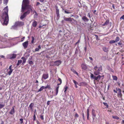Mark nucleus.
I'll return each mask as SVG.
<instances>
[{"label":"nucleus","mask_w":124,"mask_h":124,"mask_svg":"<svg viewBox=\"0 0 124 124\" xmlns=\"http://www.w3.org/2000/svg\"><path fill=\"white\" fill-rule=\"evenodd\" d=\"M8 6L4 8L2 11V15L1 16L3 20V24L7 25L8 23L9 16L8 15Z\"/></svg>","instance_id":"nucleus-1"},{"label":"nucleus","mask_w":124,"mask_h":124,"mask_svg":"<svg viewBox=\"0 0 124 124\" xmlns=\"http://www.w3.org/2000/svg\"><path fill=\"white\" fill-rule=\"evenodd\" d=\"M29 1L28 0H23L21 12H24L26 11V10L32 11L31 6L29 5Z\"/></svg>","instance_id":"nucleus-2"},{"label":"nucleus","mask_w":124,"mask_h":124,"mask_svg":"<svg viewBox=\"0 0 124 124\" xmlns=\"http://www.w3.org/2000/svg\"><path fill=\"white\" fill-rule=\"evenodd\" d=\"M94 70H95L94 73L95 75H97L100 74V71L102 70V68L101 66L98 67L97 66H95L94 68Z\"/></svg>","instance_id":"nucleus-3"},{"label":"nucleus","mask_w":124,"mask_h":124,"mask_svg":"<svg viewBox=\"0 0 124 124\" xmlns=\"http://www.w3.org/2000/svg\"><path fill=\"white\" fill-rule=\"evenodd\" d=\"M31 11V10H26V11L23 12V14L21 15L20 17V19H21L22 20L23 19L25 18L27 15L30 13Z\"/></svg>","instance_id":"nucleus-4"},{"label":"nucleus","mask_w":124,"mask_h":124,"mask_svg":"<svg viewBox=\"0 0 124 124\" xmlns=\"http://www.w3.org/2000/svg\"><path fill=\"white\" fill-rule=\"evenodd\" d=\"M92 113L93 119V122H94L97 119L96 118V112L94 109H92Z\"/></svg>","instance_id":"nucleus-5"},{"label":"nucleus","mask_w":124,"mask_h":124,"mask_svg":"<svg viewBox=\"0 0 124 124\" xmlns=\"http://www.w3.org/2000/svg\"><path fill=\"white\" fill-rule=\"evenodd\" d=\"M101 76L100 75H98L97 77L94 76L93 74H91V78L93 79L96 80L97 81H99V80L101 78Z\"/></svg>","instance_id":"nucleus-6"},{"label":"nucleus","mask_w":124,"mask_h":124,"mask_svg":"<svg viewBox=\"0 0 124 124\" xmlns=\"http://www.w3.org/2000/svg\"><path fill=\"white\" fill-rule=\"evenodd\" d=\"M15 25L18 26H23L24 24V23L23 22L18 21L15 22Z\"/></svg>","instance_id":"nucleus-7"},{"label":"nucleus","mask_w":124,"mask_h":124,"mask_svg":"<svg viewBox=\"0 0 124 124\" xmlns=\"http://www.w3.org/2000/svg\"><path fill=\"white\" fill-rule=\"evenodd\" d=\"M12 65H10L7 70V73L9 75H10L13 71V69H12Z\"/></svg>","instance_id":"nucleus-8"},{"label":"nucleus","mask_w":124,"mask_h":124,"mask_svg":"<svg viewBox=\"0 0 124 124\" xmlns=\"http://www.w3.org/2000/svg\"><path fill=\"white\" fill-rule=\"evenodd\" d=\"M48 74L47 73H43L42 76V79L46 80L48 78Z\"/></svg>","instance_id":"nucleus-9"},{"label":"nucleus","mask_w":124,"mask_h":124,"mask_svg":"<svg viewBox=\"0 0 124 124\" xmlns=\"http://www.w3.org/2000/svg\"><path fill=\"white\" fill-rule=\"evenodd\" d=\"M82 69L84 70H85L88 68V67L84 63H82L81 65Z\"/></svg>","instance_id":"nucleus-10"},{"label":"nucleus","mask_w":124,"mask_h":124,"mask_svg":"<svg viewBox=\"0 0 124 124\" xmlns=\"http://www.w3.org/2000/svg\"><path fill=\"white\" fill-rule=\"evenodd\" d=\"M56 14L57 15V19H58L60 17V15H59V9H58L57 7H56Z\"/></svg>","instance_id":"nucleus-11"},{"label":"nucleus","mask_w":124,"mask_h":124,"mask_svg":"<svg viewBox=\"0 0 124 124\" xmlns=\"http://www.w3.org/2000/svg\"><path fill=\"white\" fill-rule=\"evenodd\" d=\"M28 41H26L22 44V45L23 46L24 49H26L28 45Z\"/></svg>","instance_id":"nucleus-12"},{"label":"nucleus","mask_w":124,"mask_h":124,"mask_svg":"<svg viewBox=\"0 0 124 124\" xmlns=\"http://www.w3.org/2000/svg\"><path fill=\"white\" fill-rule=\"evenodd\" d=\"M64 19L65 21H67L71 22L72 20H73L74 21H75V20L73 18H71L70 17L68 18L65 17L64 18Z\"/></svg>","instance_id":"nucleus-13"},{"label":"nucleus","mask_w":124,"mask_h":124,"mask_svg":"<svg viewBox=\"0 0 124 124\" xmlns=\"http://www.w3.org/2000/svg\"><path fill=\"white\" fill-rule=\"evenodd\" d=\"M62 63V62L60 60H58L57 61H55L54 62V65L59 66Z\"/></svg>","instance_id":"nucleus-14"},{"label":"nucleus","mask_w":124,"mask_h":124,"mask_svg":"<svg viewBox=\"0 0 124 124\" xmlns=\"http://www.w3.org/2000/svg\"><path fill=\"white\" fill-rule=\"evenodd\" d=\"M87 85V84L85 82H83L79 83V85L80 86H85Z\"/></svg>","instance_id":"nucleus-15"},{"label":"nucleus","mask_w":124,"mask_h":124,"mask_svg":"<svg viewBox=\"0 0 124 124\" xmlns=\"http://www.w3.org/2000/svg\"><path fill=\"white\" fill-rule=\"evenodd\" d=\"M34 106V104L33 103H31L29 106V107L31 110V111H33V107Z\"/></svg>","instance_id":"nucleus-16"},{"label":"nucleus","mask_w":124,"mask_h":124,"mask_svg":"<svg viewBox=\"0 0 124 124\" xmlns=\"http://www.w3.org/2000/svg\"><path fill=\"white\" fill-rule=\"evenodd\" d=\"M15 106L13 107L11 109L10 111L9 112V113L11 115L14 114L15 113V108L14 107Z\"/></svg>","instance_id":"nucleus-17"},{"label":"nucleus","mask_w":124,"mask_h":124,"mask_svg":"<svg viewBox=\"0 0 124 124\" xmlns=\"http://www.w3.org/2000/svg\"><path fill=\"white\" fill-rule=\"evenodd\" d=\"M109 23V20L108 19L105 21L104 23L102 24V26H107L108 24Z\"/></svg>","instance_id":"nucleus-18"},{"label":"nucleus","mask_w":124,"mask_h":124,"mask_svg":"<svg viewBox=\"0 0 124 124\" xmlns=\"http://www.w3.org/2000/svg\"><path fill=\"white\" fill-rule=\"evenodd\" d=\"M17 55L16 54H11L10 55V59H14L16 58V56Z\"/></svg>","instance_id":"nucleus-19"},{"label":"nucleus","mask_w":124,"mask_h":124,"mask_svg":"<svg viewBox=\"0 0 124 124\" xmlns=\"http://www.w3.org/2000/svg\"><path fill=\"white\" fill-rule=\"evenodd\" d=\"M37 25V22L34 20L32 23V26L34 27H35Z\"/></svg>","instance_id":"nucleus-20"},{"label":"nucleus","mask_w":124,"mask_h":124,"mask_svg":"<svg viewBox=\"0 0 124 124\" xmlns=\"http://www.w3.org/2000/svg\"><path fill=\"white\" fill-rule=\"evenodd\" d=\"M41 46L40 45H39L38 46V47L36 48H35V51L33 52H34L36 51H39L40 49H41Z\"/></svg>","instance_id":"nucleus-21"},{"label":"nucleus","mask_w":124,"mask_h":124,"mask_svg":"<svg viewBox=\"0 0 124 124\" xmlns=\"http://www.w3.org/2000/svg\"><path fill=\"white\" fill-rule=\"evenodd\" d=\"M82 19L84 21H89V19L87 18V17L85 16H83L82 18Z\"/></svg>","instance_id":"nucleus-22"},{"label":"nucleus","mask_w":124,"mask_h":124,"mask_svg":"<svg viewBox=\"0 0 124 124\" xmlns=\"http://www.w3.org/2000/svg\"><path fill=\"white\" fill-rule=\"evenodd\" d=\"M71 70L74 73L77 74V76H78V73L73 68H71Z\"/></svg>","instance_id":"nucleus-23"},{"label":"nucleus","mask_w":124,"mask_h":124,"mask_svg":"<svg viewBox=\"0 0 124 124\" xmlns=\"http://www.w3.org/2000/svg\"><path fill=\"white\" fill-rule=\"evenodd\" d=\"M89 109L88 108L87 109V118L88 120H89Z\"/></svg>","instance_id":"nucleus-24"},{"label":"nucleus","mask_w":124,"mask_h":124,"mask_svg":"<svg viewBox=\"0 0 124 124\" xmlns=\"http://www.w3.org/2000/svg\"><path fill=\"white\" fill-rule=\"evenodd\" d=\"M102 49L105 52H107L108 51V48L105 47H103L102 48Z\"/></svg>","instance_id":"nucleus-25"},{"label":"nucleus","mask_w":124,"mask_h":124,"mask_svg":"<svg viewBox=\"0 0 124 124\" xmlns=\"http://www.w3.org/2000/svg\"><path fill=\"white\" fill-rule=\"evenodd\" d=\"M21 59L23 60V62L22 63V64L23 65L26 62V59L24 57H22L21 58Z\"/></svg>","instance_id":"nucleus-26"},{"label":"nucleus","mask_w":124,"mask_h":124,"mask_svg":"<svg viewBox=\"0 0 124 124\" xmlns=\"http://www.w3.org/2000/svg\"><path fill=\"white\" fill-rule=\"evenodd\" d=\"M58 86L56 87V93H55V94L56 95H57L58 93V90L59 88V85H58Z\"/></svg>","instance_id":"nucleus-27"},{"label":"nucleus","mask_w":124,"mask_h":124,"mask_svg":"<svg viewBox=\"0 0 124 124\" xmlns=\"http://www.w3.org/2000/svg\"><path fill=\"white\" fill-rule=\"evenodd\" d=\"M112 77L113 80L115 81H117V80L118 78L116 76L113 75L112 76Z\"/></svg>","instance_id":"nucleus-28"},{"label":"nucleus","mask_w":124,"mask_h":124,"mask_svg":"<svg viewBox=\"0 0 124 124\" xmlns=\"http://www.w3.org/2000/svg\"><path fill=\"white\" fill-rule=\"evenodd\" d=\"M112 117L113 118L117 120H118L119 119V117L116 116H113Z\"/></svg>","instance_id":"nucleus-29"},{"label":"nucleus","mask_w":124,"mask_h":124,"mask_svg":"<svg viewBox=\"0 0 124 124\" xmlns=\"http://www.w3.org/2000/svg\"><path fill=\"white\" fill-rule=\"evenodd\" d=\"M44 88V86H42L39 89V90L38 92L41 91Z\"/></svg>","instance_id":"nucleus-30"},{"label":"nucleus","mask_w":124,"mask_h":124,"mask_svg":"<svg viewBox=\"0 0 124 124\" xmlns=\"http://www.w3.org/2000/svg\"><path fill=\"white\" fill-rule=\"evenodd\" d=\"M120 38L119 37L117 36L115 40L116 43L118 41L120 40Z\"/></svg>","instance_id":"nucleus-31"},{"label":"nucleus","mask_w":124,"mask_h":124,"mask_svg":"<svg viewBox=\"0 0 124 124\" xmlns=\"http://www.w3.org/2000/svg\"><path fill=\"white\" fill-rule=\"evenodd\" d=\"M117 95L118 97L122 98V94L121 93H118Z\"/></svg>","instance_id":"nucleus-32"},{"label":"nucleus","mask_w":124,"mask_h":124,"mask_svg":"<svg viewBox=\"0 0 124 124\" xmlns=\"http://www.w3.org/2000/svg\"><path fill=\"white\" fill-rule=\"evenodd\" d=\"M22 62V61L21 60H19L18 61L17 63L16 64L17 66L19 65Z\"/></svg>","instance_id":"nucleus-33"},{"label":"nucleus","mask_w":124,"mask_h":124,"mask_svg":"<svg viewBox=\"0 0 124 124\" xmlns=\"http://www.w3.org/2000/svg\"><path fill=\"white\" fill-rule=\"evenodd\" d=\"M58 81L60 82V83L58 84L57 85H60L62 83V80L60 78H58Z\"/></svg>","instance_id":"nucleus-34"},{"label":"nucleus","mask_w":124,"mask_h":124,"mask_svg":"<svg viewBox=\"0 0 124 124\" xmlns=\"http://www.w3.org/2000/svg\"><path fill=\"white\" fill-rule=\"evenodd\" d=\"M8 0H3L4 4H5V5H6L8 3Z\"/></svg>","instance_id":"nucleus-35"},{"label":"nucleus","mask_w":124,"mask_h":124,"mask_svg":"<svg viewBox=\"0 0 124 124\" xmlns=\"http://www.w3.org/2000/svg\"><path fill=\"white\" fill-rule=\"evenodd\" d=\"M47 26V25L46 24H43V25H42V26H41V25H39V28H42V27H46V26Z\"/></svg>","instance_id":"nucleus-36"},{"label":"nucleus","mask_w":124,"mask_h":124,"mask_svg":"<svg viewBox=\"0 0 124 124\" xmlns=\"http://www.w3.org/2000/svg\"><path fill=\"white\" fill-rule=\"evenodd\" d=\"M109 42V43L110 44H112L116 43L114 40H111Z\"/></svg>","instance_id":"nucleus-37"},{"label":"nucleus","mask_w":124,"mask_h":124,"mask_svg":"<svg viewBox=\"0 0 124 124\" xmlns=\"http://www.w3.org/2000/svg\"><path fill=\"white\" fill-rule=\"evenodd\" d=\"M68 87L67 86H65L64 87V88L65 89L64 91V92H66L67 90L68 89Z\"/></svg>","instance_id":"nucleus-38"},{"label":"nucleus","mask_w":124,"mask_h":124,"mask_svg":"<svg viewBox=\"0 0 124 124\" xmlns=\"http://www.w3.org/2000/svg\"><path fill=\"white\" fill-rule=\"evenodd\" d=\"M4 105V104H2L0 103V109H1L3 107Z\"/></svg>","instance_id":"nucleus-39"},{"label":"nucleus","mask_w":124,"mask_h":124,"mask_svg":"<svg viewBox=\"0 0 124 124\" xmlns=\"http://www.w3.org/2000/svg\"><path fill=\"white\" fill-rule=\"evenodd\" d=\"M116 90L117 91H118V93H121V89L119 88L118 89L117 88H116Z\"/></svg>","instance_id":"nucleus-40"},{"label":"nucleus","mask_w":124,"mask_h":124,"mask_svg":"<svg viewBox=\"0 0 124 124\" xmlns=\"http://www.w3.org/2000/svg\"><path fill=\"white\" fill-rule=\"evenodd\" d=\"M32 40L31 41V43L32 44H33L34 43V40L35 39L32 36Z\"/></svg>","instance_id":"nucleus-41"},{"label":"nucleus","mask_w":124,"mask_h":124,"mask_svg":"<svg viewBox=\"0 0 124 124\" xmlns=\"http://www.w3.org/2000/svg\"><path fill=\"white\" fill-rule=\"evenodd\" d=\"M44 88L45 89H46V88H48L49 89H50L51 88H50V85H47V86H46L45 87L44 86Z\"/></svg>","instance_id":"nucleus-42"},{"label":"nucleus","mask_w":124,"mask_h":124,"mask_svg":"<svg viewBox=\"0 0 124 124\" xmlns=\"http://www.w3.org/2000/svg\"><path fill=\"white\" fill-rule=\"evenodd\" d=\"M29 64H30L33 65V63L32 61H30L29 60Z\"/></svg>","instance_id":"nucleus-43"},{"label":"nucleus","mask_w":124,"mask_h":124,"mask_svg":"<svg viewBox=\"0 0 124 124\" xmlns=\"http://www.w3.org/2000/svg\"><path fill=\"white\" fill-rule=\"evenodd\" d=\"M17 27V26H16L15 25H15H13V26H12L11 29H15Z\"/></svg>","instance_id":"nucleus-44"},{"label":"nucleus","mask_w":124,"mask_h":124,"mask_svg":"<svg viewBox=\"0 0 124 124\" xmlns=\"http://www.w3.org/2000/svg\"><path fill=\"white\" fill-rule=\"evenodd\" d=\"M103 103L105 106L107 107V108H108V106L107 103L103 102Z\"/></svg>","instance_id":"nucleus-45"},{"label":"nucleus","mask_w":124,"mask_h":124,"mask_svg":"<svg viewBox=\"0 0 124 124\" xmlns=\"http://www.w3.org/2000/svg\"><path fill=\"white\" fill-rule=\"evenodd\" d=\"M64 12L65 13L67 14H69L71 13V12L68 11L66 10H65L64 11Z\"/></svg>","instance_id":"nucleus-46"},{"label":"nucleus","mask_w":124,"mask_h":124,"mask_svg":"<svg viewBox=\"0 0 124 124\" xmlns=\"http://www.w3.org/2000/svg\"><path fill=\"white\" fill-rule=\"evenodd\" d=\"M94 35L95 36L97 40H99V39H98V36L94 34Z\"/></svg>","instance_id":"nucleus-47"},{"label":"nucleus","mask_w":124,"mask_h":124,"mask_svg":"<svg viewBox=\"0 0 124 124\" xmlns=\"http://www.w3.org/2000/svg\"><path fill=\"white\" fill-rule=\"evenodd\" d=\"M40 118L42 120H43L44 119L43 116L42 115L40 116Z\"/></svg>","instance_id":"nucleus-48"},{"label":"nucleus","mask_w":124,"mask_h":124,"mask_svg":"<svg viewBox=\"0 0 124 124\" xmlns=\"http://www.w3.org/2000/svg\"><path fill=\"white\" fill-rule=\"evenodd\" d=\"M73 83L75 84V85L78 84V83L75 80H73Z\"/></svg>","instance_id":"nucleus-49"},{"label":"nucleus","mask_w":124,"mask_h":124,"mask_svg":"<svg viewBox=\"0 0 124 124\" xmlns=\"http://www.w3.org/2000/svg\"><path fill=\"white\" fill-rule=\"evenodd\" d=\"M82 116L83 119L84 120H85V115L84 114V113H82Z\"/></svg>","instance_id":"nucleus-50"},{"label":"nucleus","mask_w":124,"mask_h":124,"mask_svg":"<svg viewBox=\"0 0 124 124\" xmlns=\"http://www.w3.org/2000/svg\"><path fill=\"white\" fill-rule=\"evenodd\" d=\"M75 116L76 117H79L77 113H76L75 115Z\"/></svg>","instance_id":"nucleus-51"},{"label":"nucleus","mask_w":124,"mask_h":124,"mask_svg":"<svg viewBox=\"0 0 124 124\" xmlns=\"http://www.w3.org/2000/svg\"><path fill=\"white\" fill-rule=\"evenodd\" d=\"M36 117L35 116V114H34V115L33 116V120L34 121L36 120Z\"/></svg>","instance_id":"nucleus-52"},{"label":"nucleus","mask_w":124,"mask_h":124,"mask_svg":"<svg viewBox=\"0 0 124 124\" xmlns=\"http://www.w3.org/2000/svg\"><path fill=\"white\" fill-rule=\"evenodd\" d=\"M25 38V37H23V38L21 39V42H23Z\"/></svg>","instance_id":"nucleus-53"},{"label":"nucleus","mask_w":124,"mask_h":124,"mask_svg":"<svg viewBox=\"0 0 124 124\" xmlns=\"http://www.w3.org/2000/svg\"><path fill=\"white\" fill-rule=\"evenodd\" d=\"M20 120L21 121V123L22 124L23 122V119L22 118H21L20 119Z\"/></svg>","instance_id":"nucleus-54"},{"label":"nucleus","mask_w":124,"mask_h":124,"mask_svg":"<svg viewBox=\"0 0 124 124\" xmlns=\"http://www.w3.org/2000/svg\"><path fill=\"white\" fill-rule=\"evenodd\" d=\"M124 19V15L121 16L120 18V19Z\"/></svg>","instance_id":"nucleus-55"},{"label":"nucleus","mask_w":124,"mask_h":124,"mask_svg":"<svg viewBox=\"0 0 124 124\" xmlns=\"http://www.w3.org/2000/svg\"><path fill=\"white\" fill-rule=\"evenodd\" d=\"M51 101H48L47 102V104L48 105H49L50 104V102Z\"/></svg>","instance_id":"nucleus-56"},{"label":"nucleus","mask_w":124,"mask_h":124,"mask_svg":"<svg viewBox=\"0 0 124 124\" xmlns=\"http://www.w3.org/2000/svg\"><path fill=\"white\" fill-rule=\"evenodd\" d=\"M40 4V3L39 2H37L36 5L37 6H38V5H39Z\"/></svg>","instance_id":"nucleus-57"},{"label":"nucleus","mask_w":124,"mask_h":124,"mask_svg":"<svg viewBox=\"0 0 124 124\" xmlns=\"http://www.w3.org/2000/svg\"><path fill=\"white\" fill-rule=\"evenodd\" d=\"M89 58L91 61H93V58H92V57H89Z\"/></svg>","instance_id":"nucleus-58"},{"label":"nucleus","mask_w":124,"mask_h":124,"mask_svg":"<svg viewBox=\"0 0 124 124\" xmlns=\"http://www.w3.org/2000/svg\"><path fill=\"white\" fill-rule=\"evenodd\" d=\"M45 0H39L42 3Z\"/></svg>","instance_id":"nucleus-59"},{"label":"nucleus","mask_w":124,"mask_h":124,"mask_svg":"<svg viewBox=\"0 0 124 124\" xmlns=\"http://www.w3.org/2000/svg\"><path fill=\"white\" fill-rule=\"evenodd\" d=\"M80 40H79L75 44V45H77L78 43H79L80 42Z\"/></svg>","instance_id":"nucleus-60"},{"label":"nucleus","mask_w":124,"mask_h":124,"mask_svg":"<svg viewBox=\"0 0 124 124\" xmlns=\"http://www.w3.org/2000/svg\"><path fill=\"white\" fill-rule=\"evenodd\" d=\"M117 44L119 45H121L122 44V43H121V42H120L118 43Z\"/></svg>","instance_id":"nucleus-61"},{"label":"nucleus","mask_w":124,"mask_h":124,"mask_svg":"<svg viewBox=\"0 0 124 124\" xmlns=\"http://www.w3.org/2000/svg\"><path fill=\"white\" fill-rule=\"evenodd\" d=\"M117 91H116V90H113V91H114V92L115 93H117Z\"/></svg>","instance_id":"nucleus-62"},{"label":"nucleus","mask_w":124,"mask_h":124,"mask_svg":"<svg viewBox=\"0 0 124 124\" xmlns=\"http://www.w3.org/2000/svg\"><path fill=\"white\" fill-rule=\"evenodd\" d=\"M0 124H4V122L3 121H2Z\"/></svg>","instance_id":"nucleus-63"},{"label":"nucleus","mask_w":124,"mask_h":124,"mask_svg":"<svg viewBox=\"0 0 124 124\" xmlns=\"http://www.w3.org/2000/svg\"><path fill=\"white\" fill-rule=\"evenodd\" d=\"M88 16L90 18V13H88Z\"/></svg>","instance_id":"nucleus-64"}]
</instances>
